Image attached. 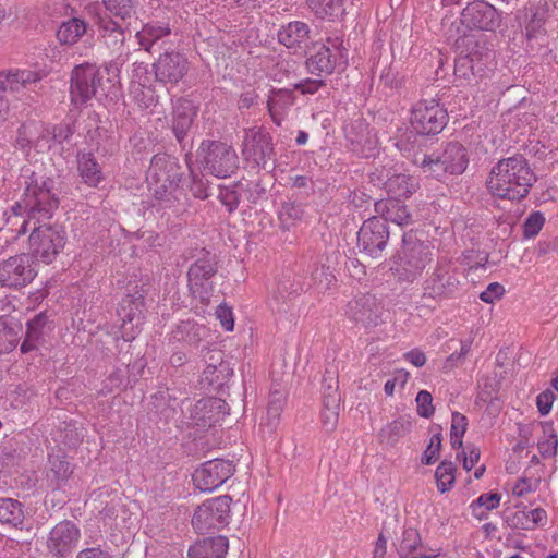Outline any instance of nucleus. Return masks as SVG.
Segmentation results:
<instances>
[{"instance_id":"60","label":"nucleus","mask_w":558,"mask_h":558,"mask_svg":"<svg viewBox=\"0 0 558 558\" xmlns=\"http://www.w3.org/2000/svg\"><path fill=\"white\" fill-rule=\"evenodd\" d=\"M325 85L323 80L305 78L294 84L293 90H299L302 95H314Z\"/></svg>"},{"instance_id":"6","label":"nucleus","mask_w":558,"mask_h":558,"mask_svg":"<svg viewBox=\"0 0 558 558\" xmlns=\"http://www.w3.org/2000/svg\"><path fill=\"white\" fill-rule=\"evenodd\" d=\"M231 497L228 495L210 498L196 508L192 524L199 534L220 531L229 524Z\"/></svg>"},{"instance_id":"55","label":"nucleus","mask_w":558,"mask_h":558,"mask_svg":"<svg viewBox=\"0 0 558 558\" xmlns=\"http://www.w3.org/2000/svg\"><path fill=\"white\" fill-rule=\"evenodd\" d=\"M48 322L46 313L41 312L34 316L26 324V336L31 339L39 340L43 335V329Z\"/></svg>"},{"instance_id":"26","label":"nucleus","mask_w":558,"mask_h":558,"mask_svg":"<svg viewBox=\"0 0 558 558\" xmlns=\"http://www.w3.org/2000/svg\"><path fill=\"white\" fill-rule=\"evenodd\" d=\"M98 27L106 46L112 51L120 50L125 40L124 27L109 15L99 17Z\"/></svg>"},{"instance_id":"58","label":"nucleus","mask_w":558,"mask_h":558,"mask_svg":"<svg viewBox=\"0 0 558 558\" xmlns=\"http://www.w3.org/2000/svg\"><path fill=\"white\" fill-rule=\"evenodd\" d=\"M501 496L498 493L482 494L472 505L473 512H476V508L484 507L485 510H494L500 504Z\"/></svg>"},{"instance_id":"51","label":"nucleus","mask_w":558,"mask_h":558,"mask_svg":"<svg viewBox=\"0 0 558 558\" xmlns=\"http://www.w3.org/2000/svg\"><path fill=\"white\" fill-rule=\"evenodd\" d=\"M558 439L551 427L544 430V437L538 440L537 448L543 458H551L557 453Z\"/></svg>"},{"instance_id":"23","label":"nucleus","mask_w":558,"mask_h":558,"mask_svg":"<svg viewBox=\"0 0 558 558\" xmlns=\"http://www.w3.org/2000/svg\"><path fill=\"white\" fill-rule=\"evenodd\" d=\"M228 546L226 536L208 537L191 546L187 556L189 558H223Z\"/></svg>"},{"instance_id":"56","label":"nucleus","mask_w":558,"mask_h":558,"mask_svg":"<svg viewBox=\"0 0 558 558\" xmlns=\"http://www.w3.org/2000/svg\"><path fill=\"white\" fill-rule=\"evenodd\" d=\"M75 132L74 122L62 121L51 129L52 138L58 143L69 141Z\"/></svg>"},{"instance_id":"14","label":"nucleus","mask_w":558,"mask_h":558,"mask_svg":"<svg viewBox=\"0 0 558 558\" xmlns=\"http://www.w3.org/2000/svg\"><path fill=\"white\" fill-rule=\"evenodd\" d=\"M153 70L158 82L175 85L190 71V62L180 51H165L153 63Z\"/></svg>"},{"instance_id":"10","label":"nucleus","mask_w":558,"mask_h":558,"mask_svg":"<svg viewBox=\"0 0 558 558\" xmlns=\"http://www.w3.org/2000/svg\"><path fill=\"white\" fill-rule=\"evenodd\" d=\"M429 258L423 243H415L403 250L391 266V271L399 281L413 282L426 267Z\"/></svg>"},{"instance_id":"52","label":"nucleus","mask_w":558,"mask_h":558,"mask_svg":"<svg viewBox=\"0 0 558 558\" xmlns=\"http://www.w3.org/2000/svg\"><path fill=\"white\" fill-rule=\"evenodd\" d=\"M545 223V217L541 211H534L523 223V235L526 239L536 236Z\"/></svg>"},{"instance_id":"9","label":"nucleus","mask_w":558,"mask_h":558,"mask_svg":"<svg viewBox=\"0 0 558 558\" xmlns=\"http://www.w3.org/2000/svg\"><path fill=\"white\" fill-rule=\"evenodd\" d=\"M37 275L29 254H19L0 263V284L20 289L31 283Z\"/></svg>"},{"instance_id":"40","label":"nucleus","mask_w":558,"mask_h":558,"mask_svg":"<svg viewBox=\"0 0 558 558\" xmlns=\"http://www.w3.org/2000/svg\"><path fill=\"white\" fill-rule=\"evenodd\" d=\"M341 396L339 392L338 377L330 371H326L323 379L324 409H339Z\"/></svg>"},{"instance_id":"5","label":"nucleus","mask_w":558,"mask_h":558,"mask_svg":"<svg viewBox=\"0 0 558 558\" xmlns=\"http://www.w3.org/2000/svg\"><path fill=\"white\" fill-rule=\"evenodd\" d=\"M105 71L94 63H82L71 72L70 98L71 102L86 106L99 90H104Z\"/></svg>"},{"instance_id":"47","label":"nucleus","mask_w":558,"mask_h":558,"mask_svg":"<svg viewBox=\"0 0 558 558\" xmlns=\"http://www.w3.org/2000/svg\"><path fill=\"white\" fill-rule=\"evenodd\" d=\"M312 12L320 19L333 16L340 10L341 0H306Z\"/></svg>"},{"instance_id":"22","label":"nucleus","mask_w":558,"mask_h":558,"mask_svg":"<svg viewBox=\"0 0 558 558\" xmlns=\"http://www.w3.org/2000/svg\"><path fill=\"white\" fill-rule=\"evenodd\" d=\"M171 35V28L168 24L160 22H149L136 33L138 45L147 52H151L155 45L162 47L167 38Z\"/></svg>"},{"instance_id":"46","label":"nucleus","mask_w":558,"mask_h":558,"mask_svg":"<svg viewBox=\"0 0 558 558\" xmlns=\"http://www.w3.org/2000/svg\"><path fill=\"white\" fill-rule=\"evenodd\" d=\"M312 281L314 288L319 293H324L336 283V277L330 270V267L322 265L313 270Z\"/></svg>"},{"instance_id":"32","label":"nucleus","mask_w":558,"mask_h":558,"mask_svg":"<svg viewBox=\"0 0 558 558\" xmlns=\"http://www.w3.org/2000/svg\"><path fill=\"white\" fill-rule=\"evenodd\" d=\"M483 53L472 48L466 54H461L454 62V76L460 84H470L475 78L476 62L481 61Z\"/></svg>"},{"instance_id":"4","label":"nucleus","mask_w":558,"mask_h":558,"mask_svg":"<svg viewBox=\"0 0 558 558\" xmlns=\"http://www.w3.org/2000/svg\"><path fill=\"white\" fill-rule=\"evenodd\" d=\"M197 161L207 173L217 178H228L239 167L234 148L220 141H203L197 150Z\"/></svg>"},{"instance_id":"1","label":"nucleus","mask_w":558,"mask_h":558,"mask_svg":"<svg viewBox=\"0 0 558 558\" xmlns=\"http://www.w3.org/2000/svg\"><path fill=\"white\" fill-rule=\"evenodd\" d=\"M21 184L25 186L23 198L12 206L13 215L8 222L16 225L22 219L17 234L31 231L28 246L32 258L50 264L63 251L66 232L62 226L46 223L58 208L59 201L52 193L53 180L29 167L21 170Z\"/></svg>"},{"instance_id":"2","label":"nucleus","mask_w":558,"mask_h":558,"mask_svg":"<svg viewBox=\"0 0 558 558\" xmlns=\"http://www.w3.org/2000/svg\"><path fill=\"white\" fill-rule=\"evenodd\" d=\"M182 168L177 158L167 154H156L147 171V182L155 197L156 210H170L178 214L184 208L185 194L179 187Z\"/></svg>"},{"instance_id":"15","label":"nucleus","mask_w":558,"mask_h":558,"mask_svg":"<svg viewBox=\"0 0 558 558\" xmlns=\"http://www.w3.org/2000/svg\"><path fill=\"white\" fill-rule=\"evenodd\" d=\"M81 537L80 529L69 520L59 522L49 533L47 547L57 558H66L77 546Z\"/></svg>"},{"instance_id":"3","label":"nucleus","mask_w":558,"mask_h":558,"mask_svg":"<svg viewBox=\"0 0 558 558\" xmlns=\"http://www.w3.org/2000/svg\"><path fill=\"white\" fill-rule=\"evenodd\" d=\"M535 182L536 175L526 158L517 154L492 168L486 185L495 197L519 202L526 197Z\"/></svg>"},{"instance_id":"62","label":"nucleus","mask_w":558,"mask_h":558,"mask_svg":"<svg viewBox=\"0 0 558 558\" xmlns=\"http://www.w3.org/2000/svg\"><path fill=\"white\" fill-rule=\"evenodd\" d=\"M468 427V418L465 415L453 412L451 415V428H450V436L453 437H463V435L466 432Z\"/></svg>"},{"instance_id":"38","label":"nucleus","mask_w":558,"mask_h":558,"mask_svg":"<svg viewBox=\"0 0 558 558\" xmlns=\"http://www.w3.org/2000/svg\"><path fill=\"white\" fill-rule=\"evenodd\" d=\"M87 29L86 23L77 17L64 21L57 31V38L63 45L75 44Z\"/></svg>"},{"instance_id":"13","label":"nucleus","mask_w":558,"mask_h":558,"mask_svg":"<svg viewBox=\"0 0 558 558\" xmlns=\"http://www.w3.org/2000/svg\"><path fill=\"white\" fill-rule=\"evenodd\" d=\"M389 239L386 220L379 217H372L365 220L357 233V245L371 257L381 256Z\"/></svg>"},{"instance_id":"11","label":"nucleus","mask_w":558,"mask_h":558,"mask_svg":"<svg viewBox=\"0 0 558 558\" xmlns=\"http://www.w3.org/2000/svg\"><path fill=\"white\" fill-rule=\"evenodd\" d=\"M235 468L230 460L213 459L206 461L193 474L196 488L202 492H211L220 487L233 475Z\"/></svg>"},{"instance_id":"20","label":"nucleus","mask_w":558,"mask_h":558,"mask_svg":"<svg viewBox=\"0 0 558 558\" xmlns=\"http://www.w3.org/2000/svg\"><path fill=\"white\" fill-rule=\"evenodd\" d=\"M76 163L78 175L86 185L97 187L105 180L102 167L97 162L93 151L78 150Z\"/></svg>"},{"instance_id":"29","label":"nucleus","mask_w":558,"mask_h":558,"mask_svg":"<svg viewBox=\"0 0 558 558\" xmlns=\"http://www.w3.org/2000/svg\"><path fill=\"white\" fill-rule=\"evenodd\" d=\"M336 66V57L329 47L320 45L306 60L307 70L315 75L330 74Z\"/></svg>"},{"instance_id":"27","label":"nucleus","mask_w":558,"mask_h":558,"mask_svg":"<svg viewBox=\"0 0 558 558\" xmlns=\"http://www.w3.org/2000/svg\"><path fill=\"white\" fill-rule=\"evenodd\" d=\"M445 161L449 174H461L465 171L469 158L465 147L458 142H450L439 153Z\"/></svg>"},{"instance_id":"57","label":"nucleus","mask_w":558,"mask_h":558,"mask_svg":"<svg viewBox=\"0 0 558 558\" xmlns=\"http://www.w3.org/2000/svg\"><path fill=\"white\" fill-rule=\"evenodd\" d=\"M218 198L227 207L229 213H233L240 203L238 192L231 187L220 186Z\"/></svg>"},{"instance_id":"8","label":"nucleus","mask_w":558,"mask_h":558,"mask_svg":"<svg viewBox=\"0 0 558 558\" xmlns=\"http://www.w3.org/2000/svg\"><path fill=\"white\" fill-rule=\"evenodd\" d=\"M448 122V112L435 99L421 100L411 111V125L421 135L440 133Z\"/></svg>"},{"instance_id":"63","label":"nucleus","mask_w":558,"mask_h":558,"mask_svg":"<svg viewBox=\"0 0 558 558\" xmlns=\"http://www.w3.org/2000/svg\"><path fill=\"white\" fill-rule=\"evenodd\" d=\"M216 316L217 318L219 319L221 326L227 330V331H232L233 330V327H234V319H233V314H232V311L229 306L227 305H219L216 310Z\"/></svg>"},{"instance_id":"39","label":"nucleus","mask_w":558,"mask_h":558,"mask_svg":"<svg viewBox=\"0 0 558 558\" xmlns=\"http://www.w3.org/2000/svg\"><path fill=\"white\" fill-rule=\"evenodd\" d=\"M21 330V324L14 322L13 318L0 316V352L11 351L15 348Z\"/></svg>"},{"instance_id":"37","label":"nucleus","mask_w":558,"mask_h":558,"mask_svg":"<svg viewBox=\"0 0 558 558\" xmlns=\"http://www.w3.org/2000/svg\"><path fill=\"white\" fill-rule=\"evenodd\" d=\"M49 463L48 481L54 488H61L71 477L73 468L68 460L60 456L50 457Z\"/></svg>"},{"instance_id":"12","label":"nucleus","mask_w":558,"mask_h":558,"mask_svg":"<svg viewBox=\"0 0 558 558\" xmlns=\"http://www.w3.org/2000/svg\"><path fill=\"white\" fill-rule=\"evenodd\" d=\"M461 23L469 29L495 32L501 23L499 12L484 0H474L463 9Z\"/></svg>"},{"instance_id":"7","label":"nucleus","mask_w":558,"mask_h":558,"mask_svg":"<svg viewBox=\"0 0 558 558\" xmlns=\"http://www.w3.org/2000/svg\"><path fill=\"white\" fill-rule=\"evenodd\" d=\"M242 155L245 161L263 168L274 169L275 150L272 137L264 128H250L244 131Z\"/></svg>"},{"instance_id":"36","label":"nucleus","mask_w":558,"mask_h":558,"mask_svg":"<svg viewBox=\"0 0 558 558\" xmlns=\"http://www.w3.org/2000/svg\"><path fill=\"white\" fill-rule=\"evenodd\" d=\"M411 428V420L405 417L396 418L380 429L378 434L379 441L393 447L400 438L410 433Z\"/></svg>"},{"instance_id":"64","label":"nucleus","mask_w":558,"mask_h":558,"mask_svg":"<svg viewBox=\"0 0 558 558\" xmlns=\"http://www.w3.org/2000/svg\"><path fill=\"white\" fill-rule=\"evenodd\" d=\"M554 400H555V393L551 390H545V391L541 392L536 398V404L538 408V412L542 415H547L551 410Z\"/></svg>"},{"instance_id":"34","label":"nucleus","mask_w":558,"mask_h":558,"mask_svg":"<svg viewBox=\"0 0 558 558\" xmlns=\"http://www.w3.org/2000/svg\"><path fill=\"white\" fill-rule=\"evenodd\" d=\"M414 163L421 168L426 177L434 178L438 181H441L446 174L449 173L439 151H435L430 155H416Z\"/></svg>"},{"instance_id":"33","label":"nucleus","mask_w":558,"mask_h":558,"mask_svg":"<svg viewBox=\"0 0 558 558\" xmlns=\"http://www.w3.org/2000/svg\"><path fill=\"white\" fill-rule=\"evenodd\" d=\"M416 187L417 182L415 179L404 173L395 174L385 182L389 199L399 201L401 197H409L416 191Z\"/></svg>"},{"instance_id":"43","label":"nucleus","mask_w":558,"mask_h":558,"mask_svg":"<svg viewBox=\"0 0 558 558\" xmlns=\"http://www.w3.org/2000/svg\"><path fill=\"white\" fill-rule=\"evenodd\" d=\"M206 333L205 326L194 322H181L174 331V338L189 344H197Z\"/></svg>"},{"instance_id":"50","label":"nucleus","mask_w":558,"mask_h":558,"mask_svg":"<svg viewBox=\"0 0 558 558\" xmlns=\"http://www.w3.org/2000/svg\"><path fill=\"white\" fill-rule=\"evenodd\" d=\"M231 373L232 371L230 369L229 364L223 361H220L218 364H207L203 372L205 379L208 380L210 385H220L221 380L227 378Z\"/></svg>"},{"instance_id":"21","label":"nucleus","mask_w":558,"mask_h":558,"mask_svg":"<svg viewBox=\"0 0 558 558\" xmlns=\"http://www.w3.org/2000/svg\"><path fill=\"white\" fill-rule=\"evenodd\" d=\"M295 97L292 89L272 88L267 99V110L275 124L281 125L289 109L294 105Z\"/></svg>"},{"instance_id":"59","label":"nucleus","mask_w":558,"mask_h":558,"mask_svg":"<svg viewBox=\"0 0 558 558\" xmlns=\"http://www.w3.org/2000/svg\"><path fill=\"white\" fill-rule=\"evenodd\" d=\"M14 74L17 81L16 84L19 90L21 88H27L32 84L38 83L41 80L40 73L31 70H16L14 71Z\"/></svg>"},{"instance_id":"53","label":"nucleus","mask_w":558,"mask_h":558,"mask_svg":"<svg viewBox=\"0 0 558 558\" xmlns=\"http://www.w3.org/2000/svg\"><path fill=\"white\" fill-rule=\"evenodd\" d=\"M442 437L440 433H436L432 436L429 444L421 457L423 464L429 465L437 461L441 448Z\"/></svg>"},{"instance_id":"17","label":"nucleus","mask_w":558,"mask_h":558,"mask_svg":"<svg viewBox=\"0 0 558 558\" xmlns=\"http://www.w3.org/2000/svg\"><path fill=\"white\" fill-rule=\"evenodd\" d=\"M217 269L216 258L208 252L190 266L187 278L193 295L202 300L208 298V291L205 284L217 272Z\"/></svg>"},{"instance_id":"49","label":"nucleus","mask_w":558,"mask_h":558,"mask_svg":"<svg viewBox=\"0 0 558 558\" xmlns=\"http://www.w3.org/2000/svg\"><path fill=\"white\" fill-rule=\"evenodd\" d=\"M521 518L525 519V522H522V529L524 530H533L535 526L544 525L547 521L546 511L542 508L515 513L514 519L519 521Z\"/></svg>"},{"instance_id":"45","label":"nucleus","mask_w":558,"mask_h":558,"mask_svg":"<svg viewBox=\"0 0 558 558\" xmlns=\"http://www.w3.org/2000/svg\"><path fill=\"white\" fill-rule=\"evenodd\" d=\"M456 465L451 461H442L436 469L435 478L437 488L440 493H446L451 489L454 484Z\"/></svg>"},{"instance_id":"54","label":"nucleus","mask_w":558,"mask_h":558,"mask_svg":"<svg viewBox=\"0 0 558 558\" xmlns=\"http://www.w3.org/2000/svg\"><path fill=\"white\" fill-rule=\"evenodd\" d=\"M415 401L417 404V414L421 417L429 418L433 416L435 408L433 405V397L430 392L427 390L418 391Z\"/></svg>"},{"instance_id":"42","label":"nucleus","mask_w":558,"mask_h":558,"mask_svg":"<svg viewBox=\"0 0 558 558\" xmlns=\"http://www.w3.org/2000/svg\"><path fill=\"white\" fill-rule=\"evenodd\" d=\"M222 405L223 402L220 399H201L194 404L191 417L195 421L196 425H210L213 417L210 415H207V413L210 412L213 409H220L222 408Z\"/></svg>"},{"instance_id":"44","label":"nucleus","mask_w":558,"mask_h":558,"mask_svg":"<svg viewBox=\"0 0 558 558\" xmlns=\"http://www.w3.org/2000/svg\"><path fill=\"white\" fill-rule=\"evenodd\" d=\"M102 2L110 14L125 21L135 15L138 0H102Z\"/></svg>"},{"instance_id":"41","label":"nucleus","mask_w":558,"mask_h":558,"mask_svg":"<svg viewBox=\"0 0 558 558\" xmlns=\"http://www.w3.org/2000/svg\"><path fill=\"white\" fill-rule=\"evenodd\" d=\"M527 21L525 25V37L527 40L544 35V24L546 21V11L543 8H530L525 14Z\"/></svg>"},{"instance_id":"25","label":"nucleus","mask_w":558,"mask_h":558,"mask_svg":"<svg viewBox=\"0 0 558 558\" xmlns=\"http://www.w3.org/2000/svg\"><path fill=\"white\" fill-rule=\"evenodd\" d=\"M375 211L381 215V219L391 221L400 227L412 222V216L407 206L398 199L379 201L375 203Z\"/></svg>"},{"instance_id":"28","label":"nucleus","mask_w":558,"mask_h":558,"mask_svg":"<svg viewBox=\"0 0 558 558\" xmlns=\"http://www.w3.org/2000/svg\"><path fill=\"white\" fill-rule=\"evenodd\" d=\"M144 287L145 284H143L141 290L129 293L125 298L122 299L118 313L122 318L123 326L126 323H133L134 320H137L138 323L141 320L144 299L145 294L147 293Z\"/></svg>"},{"instance_id":"24","label":"nucleus","mask_w":558,"mask_h":558,"mask_svg":"<svg viewBox=\"0 0 558 558\" xmlns=\"http://www.w3.org/2000/svg\"><path fill=\"white\" fill-rule=\"evenodd\" d=\"M308 25L301 21H293L278 31V41L289 49H301L308 39Z\"/></svg>"},{"instance_id":"18","label":"nucleus","mask_w":558,"mask_h":558,"mask_svg":"<svg viewBox=\"0 0 558 558\" xmlns=\"http://www.w3.org/2000/svg\"><path fill=\"white\" fill-rule=\"evenodd\" d=\"M196 113L197 108L192 100L179 98L173 106L172 132L183 147V142L193 125Z\"/></svg>"},{"instance_id":"31","label":"nucleus","mask_w":558,"mask_h":558,"mask_svg":"<svg viewBox=\"0 0 558 558\" xmlns=\"http://www.w3.org/2000/svg\"><path fill=\"white\" fill-rule=\"evenodd\" d=\"M303 291L304 283L301 281L300 277L292 274L283 275L278 281L276 289L272 291V300L279 307L281 304L286 303L287 300L301 294Z\"/></svg>"},{"instance_id":"19","label":"nucleus","mask_w":558,"mask_h":558,"mask_svg":"<svg viewBox=\"0 0 558 558\" xmlns=\"http://www.w3.org/2000/svg\"><path fill=\"white\" fill-rule=\"evenodd\" d=\"M396 546L401 558H429L436 556L434 550L422 542L420 532L413 527L403 530Z\"/></svg>"},{"instance_id":"35","label":"nucleus","mask_w":558,"mask_h":558,"mask_svg":"<svg viewBox=\"0 0 558 558\" xmlns=\"http://www.w3.org/2000/svg\"><path fill=\"white\" fill-rule=\"evenodd\" d=\"M426 283L427 289L430 290L434 296H441L453 293L458 289L459 280L454 275L439 268L432 275Z\"/></svg>"},{"instance_id":"48","label":"nucleus","mask_w":558,"mask_h":558,"mask_svg":"<svg viewBox=\"0 0 558 558\" xmlns=\"http://www.w3.org/2000/svg\"><path fill=\"white\" fill-rule=\"evenodd\" d=\"M303 216V209L300 204L295 202H284L278 211V218L282 225L289 227L295 221L300 220Z\"/></svg>"},{"instance_id":"16","label":"nucleus","mask_w":558,"mask_h":558,"mask_svg":"<svg viewBox=\"0 0 558 558\" xmlns=\"http://www.w3.org/2000/svg\"><path fill=\"white\" fill-rule=\"evenodd\" d=\"M384 307L372 294H362L350 301L347 306V315L362 326L375 327L383 323Z\"/></svg>"},{"instance_id":"61","label":"nucleus","mask_w":558,"mask_h":558,"mask_svg":"<svg viewBox=\"0 0 558 558\" xmlns=\"http://www.w3.org/2000/svg\"><path fill=\"white\" fill-rule=\"evenodd\" d=\"M505 294V288L498 282H492L480 294V299L485 303H493L495 300L500 299Z\"/></svg>"},{"instance_id":"30","label":"nucleus","mask_w":558,"mask_h":558,"mask_svg":"<svg viewBox=\"0 0 558 558\" xmlns=\"http://www.w3.org/2000/svg\"><path fill=\"white\" fill-rule=\"evenodd\" d=\"M25 510L22 502L13 498H0V524L19 529L24 523Z\"/></svg>"}]
</instances>
